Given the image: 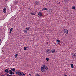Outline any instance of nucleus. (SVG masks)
<instances>
[{"label":"nucleus","instance_id":"1","mask_svg":"<svg viewBox=\"0 0 76 76\" xmlns=\"http://www.w3.org/2000/svg\"><path fill=\"white\" fill-rule=\"evenodd\" d=\"M47 66L45 65H42V66L41 70L42 72H46L47 70Z\"/></svg>","mask_w":76,"mask_h":76},{"label":"nucleus","instance_id":"2","mask_svg":"<svg viewBox=\"0 0 76 76\" xmlns=\"http://www.w3.org/2000/svg\"><path fill=\"white\" fill-rule=\"evenodd\" d=\"M15 73L18 75H22L23 76L25 75V74L23 72H20L19 70L17 71Z\"/></svg>","mask_w":76,"mask_h":76},{"label":"nucleus","instance_id":"3","mask_svg":"<svg viewBox=\"0 0 76 76\" xmlns=\"http://www.w3.org/2000/svg\"><path fill=\"white\" fill-rule=\"evenodd\" d=\"M46 52L47 54H50L51 53V50L48 49L46 50Z\"/></svg>","mask_w":76,"mask_h":76},{"label":"nucleus","instance_id":"4","mask_svg":"<svg viewBox=\"0 0 76 76\" xmlns=\"http://www.w3.org/2000/svg\"><path fill=\"white\" fill-rule=\"evenodd\" d=\"M9 74H10V75H13V74H14V72H13L11 71V70H9Z\"/></svg>","mask_w":76,"mask_h":76},{"label":"nucleus","instance_id":"5","mask_svg":"<svg viewBox=\"0 0 76 76\" xmlns=\"http://www.w3.org/2000/svg\"><path fill=\"white\" fill-rule=\"evenodd\" d=\"M36 12H35L32 11L30 13V14L31 15H36Z\"/></svg>","mask_w":76,"mask_h":76},{"label":"nucleus","instance_id":"6","mask_svg":"<svg viewBox=\"0 0 76 76\" xmlns=\"http://www.w3.org/2000/svg\"><path fill=\"white\" fill-rule=\"evenodd\" d=\"M26 29L28 30V31H29L30 29H31V28L29 27H27L26 28Z\"/></svg>","mask_w":76,"mask_h":76},{"label":"nucleus","instance_id":"7","mask_svg":"<svg viewBox=\"0 0 76 76\" xmlns=\"http://www.w3.org/2000/svg\"><path fill=\"white\" fill-rule=\"evenodd\" d=\"M64 33H66V34H68V30L66 29H65L64 30Z\"/></svg>","mask_w":76,"mask_h":76},{"label":"nucleus","instance_id":"8","mask_svg":"<svg viewBox=\"0 0 76 76\" xmlns=\"http://www.w3.org/2000/svg\"><path fill=\"white\" fill-rule=\"evenodd\" d=\"M72 57H76V53H72Z\"/></svg>","mask_w":76,"mask_h":76},{"label":"nucleus","instance_id":"9","mask_svg":"<svg viewBox=\"0 0 76 76\" xmlns=\"http://www.w3.org/2000/svg\"><path fill=\"white\" fill-rule=\"evenodd\" d=\"M3 13H6V8H4L3 9Z\"/></svg>","mask_w":76,"mask_h":76},{"label":"nucleus","instance_id":"10","mask_svg":"<svg viewBox=\"0 0 76 76\" xmlns=\"http://www.w3.org/2000/svg\"><path fill=\"white\" fill-rule=\"evenodd\" d=\"M23 32L25 34H27V33H28V31L26 30H23Z\"/></svg>","mask_w":76,"mask_h":76},{"label":"nucleus","instance_id":"11","mask_svg":"<svg viewBox=\"0 0 76 76\" xmlns=\"http://www.w3.org/2000/svg\"><path fill=\"white\" fill-rule=\"evenodd\" d=\"M10 69L11 70V71H13V72H15V69L14 68L12 69V68H10Z\"/></svg>","mask_w":76,"mask_h":76},{"label":"nucleus","instance_id":"12","mask_svg":"<svg viewBox=\"0 0 76 76\" xmlns=\"http://www.w3.org/2000/svg\"><path fill=\"white\" fill-rule=\"evenodd\" d=\"M38 15L40 16H42V13L41 12H39Z\"/></svg>","mask_w":76,"mask_h":76},{"label":"nucleus","instance_id":"13","mask_svg":"<svg viewBox=\"0 0 76 76\" xmlns=\"http://www.w3.org/2000/svg\"><path fill=\"white\" fill-rule=\"evenodd\" d=\"M51 52L52 53H54L55 52V49H52V50Z\"/></svg>","mask_w":76,"mask_h":76},{"label":"nucleus","instance_id":"14","mask_svg":"<svg viewBox=\"0 0 76 76\" xmlns=\"http://www.w3.org/2000/svg\"><path fill=\"white\" fill-rule=\"evenodd\" d=\"M5 72L6 73H9V71H8V70H7V69H6L5 70Z\"/></svg>","mask_w":76,"mask_h":76},{"label":"nucleus","instance_id":"15","mask_svg":"<svg viewBox=\"0 0 76 76\" xmlns=\"http://www.w3.org/2000/svg\"><path fill=\"white\" fill-rule=\"evenodd\" d=\"M35 3L37 5H38V4H39V2L38 1H36Z\"/></svg>","mask_w":76,"mask_h":76},{"label":"nucleus","instance_id":"16","mask_svg":"<svg viewBox=\"0 0 76 76\" xmlns=\"http://www.w3.org/2000/svg\"><path fill=\"white\" fill-rule=\"evenodd\" d=\"M70 65H71V68L73 69V68H74V67H74V66H73V64H70Z\"/></svg>","mask_w":76,"mask_h":76},{"label":"nucleus","instance_id":"17","mask_svg":"<svg viewBox=\"0 0 76 76\" xmlns=\"http://www.w3.org/2000/svg\"><path fill=\"white\" fill-rule=\"evenodd\" d=\"M13 28H11L10 29V33L12 32V30H13Z\"/></svg>","mask_w":76,"mask_h":76},{"label":"nucleus","instance_id":"18","mask_svg":"<svg viewBox=\"0 0 76 76\" xmlns=\"http://www.w3.org/2000/svg\"><path fill=\"white\" fill-rule=\"evenodd\" d=\"M14 3L15 4H18V1H14Z\"/></svg>","mask_w":76,"mask_h":76},{"label":"nucleus","instance_id":"19","mask_svg":"<svg viewBox=\"0 0 76 76\" xmlns=\"http://www.w3.org/2000/svg\"><path fill=\"white\" fill-rule=\"evenodd\" d=\"M48 12L49 13H51L52 12V11L51 10H50Z\"/></svg>","mask_w":76,"mask_h":76},{"label":"nucleus","instance_id":"20","mask_svg":"<svg viewBox=\"0 0 76 76\" xmlns=\"http://www.w3.org/2000/svg\"><path fill=\"white\" fill-rule=\"evenodd\" d=\"M35 76H40V75H39L38 74H37L35 75Z\"/></svg>","mask_w":76,"mask_h":76},{"label":"nucleus","instance_id":"21","mask_svg":"<svg viewBox=\"0 0 76 76\" xmlns=\"http://www.w3.org/2000/svg\"><path fill=\"white\" fill-rule=\"evenodd\" d=\"M56 41H57V42H58V43H60L61 42L60 40H59L58 39Z\"/></svg>","mask_w":76,"mask_h":76},{"label":"nucleus","instance_id":"22","mask_svg":"<svg viewBox=\"0 0 76 76\" xmlns=\"http://www.w3.org/2000/svg\"><path fill=\"white\" fill-rule=\"evenodd\" d=\"M27 49H28V48L24 47V50H27Z\"/></svg>","mask_w":76,"mask_h":76},{"label":"nucleus","instance_id":"23","mask_svg":"<svg viewBox=\"0 0 76 76\" xmlns=\"http://www.w3.org/2000/svg\"><path fill=\"white\" fill-rule=\"evenodd\" d=\"M75 6H73L72 8V9H75Z\"/></svg>","mask_w":76,"mask_h":76},{"label":"nucleus","instance_id":"24","mask_svg":"<svg viewBox=\"0 0 76 76\" xmlns=\"http://www.w3.org/2000/svg\"><path fill=\"white\" fill-rule=\"evenodd\" d=\"M28 10H32V8H28Z\"/></svg>","mask_w":76,"mask_h":76},{"label":"nucleus","instance_id":"25","mask_svg":"<svg viewBox=\"0 0 76 76\" xmlns=\"http://www.w3.org/2000/svg\"><path fill=\"white\" fill-rule=\"evenodd\" d=\"M46 60L47 61H48L49 60V58H46Z\"/></svg>","mask_w":76,"mask_h":76},{"label":"nucleus","instance_id":"26","mask_svg":"<svg viewBox=\"0 0 76 76\" xmlns=\"http://www.w3.org/2000/svg\"><path fill=\"white\" fill-rule=\"evenodd\" d=\"M2 42L1 41V39H0V44H1Z\"/></svg>","mask_w":76,"mask_h":76},{"label":"nucleus","instance_id":"27","mask_svg":"<svg viewBox=\"0 0 76 76\" xmlns=\"http://www.w3.org/2000/svg\"><path fill=\"white\" fill-rule=\"evenodd\" d=\"M67 0H64V1H65V2H68V1H67Z\"/></svg>","mask_w":76,"mask_h":76},{"label":"nucleus","instance_id":"28","mask_svg":"<svg viewBox=\"0 0 76 76\" xmlns=\"http://www.w3.org/2000/svg\"><path fill=\"white\" fill-rule=\"evenodd\" d=\"M17 56H18V54H15V58H16V57H17Z\"/></svg>","mask_w":76,"mask_h":76},{"label":"nucleus","instance_id":"29","mask_svg":"<svg viewBox=\"0 0 76 76\" xmlns=\"http://www.w3.org/2000/svg\"><path fill=\"white\" fill-rule=\"evenodd\" d=\"M45 10H48V9L46 8H45Z\"/></svg>","mask_w":76,"mask_h":76},{"label":"nucleus","instance_id":"30","mask_svg":"<svg viewBox=\"0 0 76 76\" xmlns=\"http://www.w3.org/2000/svg\"><path fill=\"white\" fill-rule=\"evenodd\" d=\"M6 75H7V76H11V75H9V74H6Z\"/></svg>","mask_w":76,"mask_h":76},{"label":"nucleus","instance_id":"31","mask_svg":"<svg viewBox=\"0 0 76 76\" xmlns=\"http://www.w3.org/2000/svg\"><path fill=\"white\" fill-rule=\"evenodd\" d=\"M42 10V11H43V10H45V8H43V9Z\"/></svg>","mask_w":76,"mask_h":76},{"label":"nucleus","instance_id":"32","mask_svg":"<svg viewBox=\"0 0 76 76\" xmlns=\"http://www.w3.org/2000/svg\"><path fill=\"white\" fill-rule=\"evenodd\" d=\"M56 44H59L60 43H58V42L56 41Z\"/></svg>","mask_w":76,"mask_h":76},{"label":"nucleus","instance_id":"33","mask_svg":"<svg viewBox=\"0 0 76 76\" xmlns=\"http://www.w3.org/2000/svg\"><path fill=\"white\" fill-rule=\"evenodd\" d=\"M19 76H23V75H20ZM24 76H25V75H24Z\"/></svg>","mask_w":76,"mask_h":76},{"label":"nucleus","instance_id":"34","mask_svg":"<svg viewBox=\"0 0 76 76\" xmlns=\"http://www.w3.org/2000/svg\"><path fill=\"white\" fill-rule=\"evenodd\" d=\"M29 75H30V76H31V74H29Z\"/></svg>","mask_w":76,"mask_h":76},{"label":"nucleus","instance_id":"35","mask_svg":"<svg viewBox=\"0 0 76 76\" xmlns=\"http://www.w3.org/2000/svg\"><path fill=\"white\" fill-rule=\"evenodd\" d=\"M64 76H67V75L65 74V75H64Z\"/></svg>","mask_w":76,"mask_h":76},{"label":"nucleus","instance_id":"36","mask_svg":"<svg viewBox=\"0 0 76 76\" xmlns=\"http://www.w3.org/2000/svg\"><path fill=\"white\" fill-rule=\"evenodd\" d=\"M7 70H9V68H7Z\"/></svg>","mask_w":76,"mask_h":76},{"label":"nucleus","instance_id":"37","mask_svg":"<svg viewBox=\"0 0 76 76\" xmlns=\"http://www.w3.org/2000/svg\"><path fill=\"white\" fill-rule=\"evenodd\" d=\"M11 76H13L11 75Z\"/></svg>","mask_w":76,"mask_h":76},{"label":"nucleus","instance_id":"38","mask_svg":"<svg viewBox=\"0 0 76 76\" xmlns=\"http://www.w3.org/2000/svg\"><path fill=\"white\" fill-rule=\"evenodd\" d=\"M25 74H26V73H25Z\"/></svg>","mask_w":76,"mask_h":76}]
</instances>
